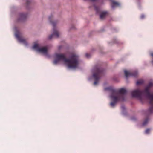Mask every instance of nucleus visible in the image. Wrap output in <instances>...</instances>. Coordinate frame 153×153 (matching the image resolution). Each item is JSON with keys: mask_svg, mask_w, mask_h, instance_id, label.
<instances>
[{"mask_svg": "<svg viewBox=\"0 0 153 153\" xmlns=\"http://www.w3.org/2000/svg\"><path fill=\"white\" fill-rule=\"evenodd\" d=\"M153 86V83L151 82L145 88L143 91L137 89L133 91L131 94L133 97H136L139 99L141 102L143 101V96L142 93H144L146 98L149 100V103L151 105L149 109L150 113H153V93L150 92V90L151 87Z\"/></svg>", "mask_w": 153, "mask_h": 153, "instance_id": "nucleus-1", "label": "nucleus"}, {"mask_svg": "<svg viewBox=\"0 0 153 153\" xmlns=\"http://www.w3.org/2000/svg\"><path fill=\"white\" fill-rule=\"evenodd\" d=\"M55 58L53 62L54 64H56L60 61L62 60L69 68L74 69L77 67L79 57L76 54L71 55L70 59H68L66 58L65 55L64 54H56L55 55Z\"/></svg>", "mask_w": 153, "mask_h": 153, "instance_id": "nucleus-2", "label": "nucleus"}, {"mask_svg": "<svg viewBox=\"0 0 153 153\" xmlns=\"http://www.w3.org/2000/svg\"><path fill=\"white\" fill-rule=\"evenodd\" d=\"M105 90H109L111 92V98L113 101L110 103V105L112 107L114 106L116 102L119 100H124V95L127 92L126 90L124 88L117 90L111 87H109L106 88Z\"/></svg>", "mask_w": 153, "mask_h": 153, "instance_id": "nucleus-3", "label": "nucleus"}, {"mask_svg": "<svg viewBox=\"0 0 153 153\" xmlns=\"http://www.w3.org/2000/svg\"><path fill=\"white\" fill-rule=\"evenodd\" d=\"M94 70L93 76L95 81L94 84L96 85L98 84L100 76L103 75L104 72L102 68L97 66L95 67Z\"/></svg>", "mask_w": 153, "mask_h": 153, "instance_id": "nucleus-4", "label": "nucleus"}, {"mask_svg": "<svg viewBox=\"0 0 153 153\" xmlns=\"http://www.w3.org/2000/svg\"><path fill=\"white\" fill-rule=\"evenodd\" d=\"M52 16H51L49 17V20L50 21V22L53 26V33L52 34H51L49 36V39H51L54 37L56 38H58L59 36V33L55 27V25L56 24V22L52 21Z\"/></svg>", "mask_w": 153, "mask_h": 153, "instance_id": "nucleus-5", "label": "nucleus"}, {"mask_svg": "<svg viewBox=\"0 0 153 153\" xmlns=\"http://www.w3.org/2000/svg\"><path fill=\"white\" fill-rule=\"evenodd\" d=\"M33 48L40 53L45 54H47L48 49L46 47H40L39 45L35 44L33 47Z\"/></svg>", "mask_w": 153, "mask_h": 153, "instance_id": "nucleus-6", "label": "nucleus"}, {"mask_svg": "<svg viewBox=\"0 0 153 153\" xmlns=\"http://www.w3.org/2000/svg\"><path fill=\"white\" fill-rule=\"evenodd\" d=\"M124 72L125 75L126 77H128L129 76L136 77L138 74V73L137 71L130 72L126 70H125L124 71Z\"/></svg>", "mask_w": 153, "mask_h": 153, "instance_id": "nucleus-7", "label": "nucleus"}, {"mask_svg": "<svg viewBox=\"0 0 153 153\" xmlns=\"http://www.w3.org/2000/svg\"><path fill=\"white\" fill-rule=\"evenodd\" d=\"M27 17V15L25 13H20L19 15V18L18 21H23Z\"/></svg>", "mask_w": 153, "mask_h": 153, "instance_id": "nucleus-8", "label": "nucleus"}, {"mask_svg": "<svg viewBox=\"0 0 153 153\" xmlns=\"http://www.w3.org/2000/svg\"><path fill=\"white\" fill-rule=\"evenodd\" d=\"M16 37L17 38L18 40L20 42L23 43L24 44L26 45H27V43L25 40L20 37L19 35L18 34H16Z\"/></svg>", "mask_w": 153, "mask_h": 153, "instance_id": "nucleus-9", "label": "nucleus"}, {"mask_svg": "<svg viewBox=\"0 0 153 153\" xmlns=\"http://www.w3.org/2000/svg\"><path fill=\"white\" fill-rule=\"evenodd\" d=\"M108 11H105L100 12V18L101 19H103L108 15Z\"/></svg>", "mask_w": 153, "mask_h": 153, "instance_id": "nucleus-10", "label": "nucleus"}, {"mask_svg": "<svg viewBox=\"0 0 153 153\" xmlns=\"http://www.w3.org/2000/svg\"><path fill=\"white\" fill-rule=\"evenodd\" d=\"M119 3L118 2L114 1H111V6L112 8H114L115 6H119Z\"/></svg>", "mask_w": 153, "mask_h": 153, "instance_id": "nucleus-11", "label": "nucleus"}, {"mask_svg": "<svg viewBox=\"0 0 153 153\" xmlns=\"http://www.w3.org/2000/svg\"><path fill=\"white\" fill-rule=\"evenodd\" d=\"M143 80H140L137 81L136 85H140L143 84Z\"/></svg>", "mask_w": 153, "mask_h": 153, "instance_id": "nucleus-12", "label": "nucleus"}, {"mask_svg": "<svg viewBox=\"0 0 153 153\" xmlns=\"http://www.w3.org/2000/svg\"><path fill=\"white\" fill-rule=\"evenodd\" d=\"M149 121V119L148 118H146V119L143 122V126H145L148 123Z\"/></svg>", "mask_w": 153, "mask_h": 153, "instance_id": "nucleus-13", "label": "nucleus"}, {"mask_svg": "<svg viewBox=\"0 0 153 153\" xmlns=\"http://www.w3.org/2000/svg\"><path fill=\"white\" fill-rule=\"evenodd\" d=\"M94 7L97 13H99L100 10V9L99 7L95 6H94Z\"/></svg>", "mask_w": 153, "mask_h": 153, "instance_id": "nucleus-14", "label": "nucleus"}, {"mask_svg": "<svg viewBox=\"0 0 153 153\" xmlns=\"http://www.w3.org/2000/svg\"><path fill=\"white\" fill-rule=\"evenodd\" d=\"M85 56L86 57L88 58L90 57V55L89 54L87 53L85 54Z\"/></svg>", "mask_w": 153, "mask_h": 153, "instance_id": "nucleus-15", "label": "nucleus"}, {"mask_svg": "<svg viewBox=\"0 0 153 153\" xmlns=\"http://www.w3.org/2000/svg\"><path fill=\"white\" fill-rule=\"evenodd\" d=\"M150 131V129H147L145 131V133H148Z\"/></svg>", "mask_w": 153, "mask_h": 153, "instance_id": "nucleus-16", "label": "nucleus"}, {"mask_svg": "<svg viewBox=\"0 0 153 153\" xmlns=\"http://www.w3.org/2000/svg\"><path fill=\"white\" fill-rule=\"evenodd\" d=\"M144 17H145V16L143 14L142 15L140 16V18L141 19H143L144 18Z\"/></svg>", "mask_w": 153, "mask_h": 153, "instance_id": "nucleus-17", "label": "nucleus"}, {"mask_svg": "<svg viewBox=\"0 0 153 153\" xmlns=\"http://www.w3.org/2000/svg\"><path fill=\"white\" fill-rule=\"evenodd\" d=\"M27 4H29V1H27Z\"/></svg>", "mask_w": 153, "mask_h": 153, "instance_id": "nucleus-18", "label": "nucleus"}]
</instances>
